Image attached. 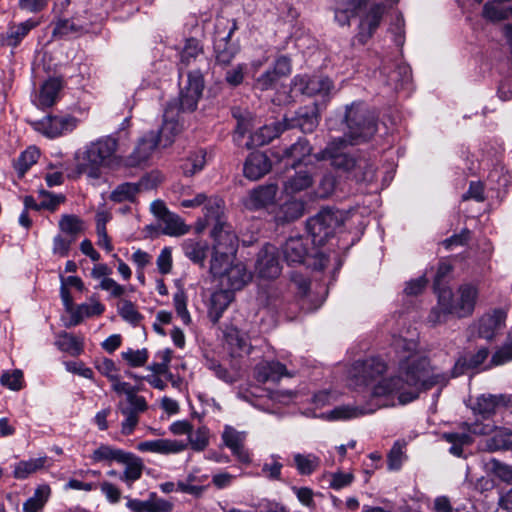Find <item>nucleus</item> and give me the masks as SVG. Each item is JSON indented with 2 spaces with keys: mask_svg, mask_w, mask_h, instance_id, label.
<instances>
[{
  "mask_svg": "<svg viewBox=\"0 0 512 512\" xmlns=\"http://www.w3.org/2000/svg\"><path fill=\"white\" fill-rule=\"evenodd\" d=\"M392 346L398 359V374L373 385L371 395L378 399V407L394 406L396 399L399 404H407L415 400L422 389L446 385L447 375L430 367L414 339L399 336Z\"/></svg>",
  "mask_w": 512,
  "mask_h": 512,
  "instance_id": "obj_1",
  "label": "nucleus"
},
{
  "mask_svg": "<svg viewBox=\"0 0 512 512\" xmlns=\"http://www.w3.org/2000/svg\"><path fill=\"white\" fill-rule=\"evenodd\" d=\"M345 121L347 131L345 136L330 141L326 148L315 154L318 161L329 160L330 164L345 172L366 167V161L356 160L345 151L347 144H359L370 139L376 132V121L361 104H351L346 109Z\"/></svg>",
  "mask_w": 512,
  "mask_h": 512,
  "instance_id": "obj_2",
  "label": "nucleus"
},
{
  "mask_svg": "<svg viewBox=\"0 0 512 512\" xmlns=\"http://www.w3.org/2000/svg\"><path fill=\"white\" fill-rule=\"evenodd\" d=\"M204 89L203 74L200 69L187 74V80L182 84L179 98L169 102L164 110L163 124L157 134L158 141L163 147L169 146L176 135L183 129L182 114L193 112L197 108Z\"/></svg>",
  "mask_w": 512,
  "mask_h": 512,
  "instance_id": "obj_3",
  "label": "nucleus"
},
{
  "mask_svg": "<svg viewBox=\"0 0 512 512\" xmlns=\"http://www.w3.org/2000/svg\"><path fill=\"white\" fill-rule=\"evenodd\" d=\"M370 6L360 16L357 33L354 40L365 45L379 28L384 14L398 0H335L333 7L334 20L340 26H349L350 20L355 17L364 5Z\"/></svg>",
  "mask_w": 512,
  "mask_h": 512,
  "instance_id": "obj_4",
  "label": "nucleus"
},
{
  "mask_svg": "<svg viewBox=\"0 0 512 512\" xmlns=\"http://www.w3.org/2000/svg\"><path fill=\"white\" fill-rule=\"evenodd\" d=\"M478 284L466 282L457 287L455 292L449 288L438 291V301L431 309L428 320L432 324L445 322L450 315L466 318L473 314L478 298Z\"/></svg>",
  "mask_w": 512,
  "mask_h": 512,
  "instance_id": "obj_5",
  "label": "nucleus"
},
{
  "mask_svg": "<svg viewBox=\"0 0 512 512\" xmlns=\"http://www.w3.org/2000/svg\"><path fill=\"white\" fill-rule=\"evenodd\" d=\"M118 141L112 136L101 137L87 144L76 155V170L92 179L101 176L102 169L122 166V157L117 154Z\"/></svg>",
  "mask_w": 512,
  "mask_h": 512,
  "instance_id": "obj_6",
  "label": "nucleus"
},
{
  "mask_svg": "<svg viewBox=\"0 0 512 512\" xmlns=\"http://www.w3.org/2000/svg\"><path fill=\"white\" fill-rule=\"evenodd\" d=\"M210 273L218 278L222 287L234 292L242 289L252 279L245 264L232 263L231 258L211 257Z\"/></svg>",
  "mask_w": 512,
  "mask_h": 512,
  "instance_id": "obj_7",
  "label": "nucleus"
},
{
  "mask_svg": "<svg viewBox=\"0 0 512 512\" xmlns=\"http://www.w3.org/2000/svg\"><path fill=\"white\" fill-rule=\"evenodd\" d=\"M343 222L339 211L323 209L307 222V229L315 245H323Z\"/></svg>",
  "mask_w": 512,
  "mask_h": 512,
  "instance_id": "obj_8",
  "label": "nucleus"
},
{
  "mask_svg": "<svg viewBox=\"0 0 512 512\" xmlns=\"http://www.w3.org/2000/svg\"><path fill=\"white\" fill-rule=\"evenodd\" d=\"M211 236L214 239L212 257L231 258L235 255L238 238L229 224L226 222L214 224Z\"/></svg>",
  "mask_w": 512,
  "mask_h": 512,
  "instance_id": "obj_9",
  "label": "nucleus"
},
{
  "mask_svg": "<svg viewBox=\"0 0 512 512\" xmlns=\"http://www.w3.org/2000/svg\"><path fill=\"white\" fill-rule=\"evenodd\" d=\"M255 273L262 279H274L281 273L277 248L271 244L264 245L257 253Z\"/></svg>",
  "mask_w": 512,
  "mask_h": 512,
  "instance_id": "obj_10",
  "label": "nucleus"
},
{
  "mask_svg": "<svg viewBox=\"0 0 512 512\" xmlns=\"http://www.w3.org/2000/svg\"><path fill=\"white\" fill-rule=\"evenodd\" d=\"M33 128L48 138H56L71 132L77 126V119L70 115L46 116L33 122Z\"/></svg>",
  "mask_w": 512,
  "mask_h": 512,
  "instance_id": "obj_11",
  "label": "nucleus"
},
{
  "mask_svg": "<svg viewBox=\"0 0 512 512\" xmlns=\"http://www.w3.org/2000/svg\"><path fill=\"white\" fill-rule=\"evenodd\" d=\"M158 145L156 132L150 131L139 139L133 151L126 157L122 158V166L138 167L145 164L155 151Z\"/></svg>",
  "mask_w": 512,
  "mask_h": 512,
  "instance_id": "obj_12",
  "label": "nucleus"
},
{
  "mask_svg": "<svg viewBox=\"0 0 512 512\" xmlns=\"http://www.w3.org/2000/svg\"><path fill=\"white\" fill-rule=\"evenodd\" d=\"M334 86L332 81L323 76H296L293 79V90L308 96L328 97Z\"/></svg>",
  "mask_w": 512,
  "mask_h": 512,
  "instance_id": "obj_13",
  "label": "nucleus"
},
{
  "mask_svg": "<svg viewBox=\"0 0 512 512\" xmlns=\"http://www.w3.org/2000/svg\"><path fill=\"white\" fill-rule=\"evenodd\" d=\"M387 370L386 363L380 358H369L364 361H356L349 374L355 379L356 384L370 385L378 376Z\"/></svg>",
  "mask_w": 512,
  "mask_h": 512,
  "instance_id": "obj_14",
  "label": "nucleus"
},
{
  "mask_svg": "<svg viewBox=\"0 0 512 512\" xmlns=\"http://www.w3.org/2000/svg\"><path fill=\"white\" fill-rule=\"evenodd\" d=\"M187 443L181 440L159 438L139 442L136 449L142 453H155L160 455H173L183 452Z\"/></svg>",
  "mask_w": 512,
  "mask_h": 512,
  "instance_id": "obj_15",
  "label": "nucleus"
},
{
  "mask_svg": "<svg viewBox=\"0 0 512 512\" xmlns=\"http://www.w3.org/2000/svg\"><path fill=\"white\" fill-rule=\"evenodd\" d=\"M224 445L230 449L232 454L242 463L251 461L250 453L245 448L246 432L238 431L230 425H226L221 435Z\"/></svg>",
  "mask_w": 512,
  "mask_h": 512,
  "instance_id": "obj_16",
  "label": "nucleus"
},
{
  "mask_svg": "<svg viewBox=\"0 0 512 512\" xmlns=\"http://www.w3.org/2000/svg\"><path fill=\"white\" fill-rule=\"evenodd\" d=\"M278 187L275 184L261 185L249 192L245 206L250 210L274 208Z\"/></svg>",
  "mask_w": 512,
  "mask_h": 512,
  "instance_id": "obj_17",
  "label": "nucleus"
},
{
  "mask_svg": "<svg viewBox=\"0 0 512 512\" xmlns=\"http://www.w3.org/2000/svg\"><path fill=\"white\" fill-rule=\"evenodd\" d=\"M507 314L502 309L483 315L475 324L479 337L491 340L505 325Z\"/></svg>",
  "mask_w": 512,
  "mask_h": 512,
  "instance_id": "obj_18",
  "label": "nucleus"
},
{
  "mask_svg": "<svg viewBox=\"0 0 512 512\" xmlns=\"http://www.w3.org/2000/svg\"><path fill=\"white\" fill-rule=\"evenodd\" d=\"M207 479L208 475L200 474L198 469H193L184 479L178 480V490L180 493L199 498L207 490Z\"/></svg>",
  "mask_w": 512,
  "mask_h": 512,
  "instance_id": "obj_19",
  "label": "nucleus"
},
{
  "mask_svg": "<svg viewBox=\"0 0 512 512\" xmlns=\"http://www.w3.org/2000/svg\"><path fill=\"white\" fill-rule=\"evenodd\" d=\"M119 464L124 465V471L119 475V480L131 487L139 480L144 470L142 459L135 454L126 451Z\"/></svg>",
  "mask_w": 512,
  "mask_h": 512,
  "instance_id": "obj_20",
  "label": "nucleus"
},
{
  "mask_svg": "<svg viewBox=\"0 0 512 512\" xmlns=\"http://www.w3.org/2000/svg\"><path fill=\"white\" fill-rule=\"evenodd\" d=\"M181 247L186 258L194 264H198L201 267L204 266L210 252V247L206 240L198 237L187 238L182 242Z\"/></svg>",
  "mask_w": 512,
  "mask_h": 512,
  "instance_id": "obj_21",
  "label": "nucleus"
},
{
  "mask_svg": "<svg viewBox=\"0 0 512 512\" xmlns=\"http://www.w3.org/2000/svg\"><path fill=\"white\" fill-rule=\"evenodd\" d=\"M309 239L303 237H291L282 247L284 259L289 264L303 263L305 257L308 255Z\"/></svg>",
  "mask_w": 512,
  "mask_h": 512,
  "instance_id": "obj_22",
  "label": "nucleus"
},
{
  "mask_svg": "<svg viewBox=\"0 0 512 512\" xmlns=\"http://www.w3.org/2000/svg\"><path fill=\"white\" fill-rule=\"evenodd\" d=\"M294 374L278 361H263L255 368V377L260 382L278 381L283 376L292 377Z\"/></svg>",
  "mask_w": 512,
  "mask_h": 512,
  "instance_id": "obj_23",
  "label": "nucleus"
},
{
  "mask_svg": "<svg viewBox=\"0 0 512 512\" xmlns=\"http://www.w3.org/2000/svg\"><path fill=\"white\" fill-rule=\"evenodd\" d=\"M271 169V163L262 152L251 153L244 164V175L250 180H258Z\"/></svg>",
  "mask_w": 512,
  "mask_h": 512,
  "instance_id": "obj_24",
  "label": "nucleus"
},
{
  "mask_svg": "<svg viewBox=\"0 0 512 512\" xmlns=\"http://www.w3.org/2000/svg\"><path fill=\"white\" fill-rule=\"evenodd\" d=\"M235 30L236 24L233 23V26L226 36L215 39L214 50L216 54V60L220 64H229L239 51L238 46L230 42L231 35Z\"/></svg>",
  "mask_w": 512,
  "mask_h": 512,
  "instance_id": "obj_25",
  "label": "nucleus"
},
{
  "mask_svg": "<svg viewBox=\"0 0 512 512\" xmlns=\"http://www.w3.org/2000/svg\"><path fill=\"white\" fill-rule=\"evenodd\" d=\"M125 452L109 444H100L92 451L89 458L93 464L110 466L113 463L119 464Z\"/></svg>",
  "mask_w": 512,
  "mask_h": 512,
  "instance_id": "obj_26",
  "label": "nucleus"
},
{
  "mask_svg": "<svg viewBox=\"0 0 512 512\" xmlns=\"http://www.w3.org/2000/svg\"><path fill=\"white\" fill-rule=\"evenodd\" d=\"M234 299V292L223 287L212 293L209 300V316L213 322H217Z\"/></svg>",
  "mask_w": 512,
  "mask_h": 512,
  "instance_id": "obj_27",
  "label": "nucleus"
},
{
  "mask_svg": "<svg viewBox=\"0 0 512 512\" xmlns=\"http://www.w3.org/2000/svg\"><path fill=\"white\" fill-rule=\"evenodd\" d=\"M105 311V306L96 298L91 297L88 302L78 305L72 312L70 325H78L84 318L99 316Z\"/></svg>",
  "mask_w": 512,
  "mask_h": 512,
  "instance_id": "obj_28",
  "label": "nucleus"
},
{
  "mask_svg": "<svg viewBox=\"0 0 512 512\" xmlns=\"http://www.w3.org/2000/svg\"><path fill=\"white\" fill-rule=\"evenodd\" d=\"M313 182L312 174L308 170L300 169L284 182L283 192L287 195L297 194L310 188Z\"/></svg>",
  "mask_w": 512,
  "mask_h": 512,
  "instance_id": "obj_29",
  "label": "nucleus"
},
{
  "mask_svg": "<svg viewBox=\"0 0 512 512\" xmlns=\"http://www.w3.org/2000/svg\"><path fill=\"white\" fill-rule=\"evenodd\" d=\"M126 506L134 512H169L172 508L168 501L155 497L146 501L128 499Z\"/></svg>",
  "mask_w": 512,
  "mask_h": 512,
  "instance_id": "obj_30",
  "label": "nucleus"
},
{
  "mask_svg": "<svg viewBox=\"0 0 512 512\" xmlns=\"http://www.w3.org/2000/svg\"><path fill=\"white\" fill-rule=\"evenodd\" d=\"M504 403L505 397L503 395L483 394L476 398L471 408L475 414L481 415L487 420L495 412L497 406Z\"/></svg>",
  "mask_w": 512,
  "mask_h": 512,
  "instance_id": "obj_31",
  "label": "nucleus"
},
{
  "mask_svg": "<svg viewBox=\"0 0 512 512\" xmlns=\"http://www.w3.org/2000/svg\"><path fill=\"white\" fill-rule=\"evenodd\" d=\"M61 90V81L56 78H50L45 81L35 100L37 106L47 108L55 104Z\"/></svg>",
  "mask_w": 512,
  "mask_h": 512,
  "instance_id": "obj_32",
  "label": "nucleus"
},
{
  "mask_svg": "<svg viewBox=\"0 0 512 512\" xmlns=\"http://www.w3.org/2000/svg\"><path fill=\"white\" fill-rule=\"evenodd\" d=\"M286 127H283L281 123H272L264 125L259 128L250 136V141L246 143L248 148L254 146H262L268 144L274 138H276Z\"/></svg>",
  "mask_w": 512,
  "mask_h": 512,
  "instance_id": "obj_33",
  "label": "nucleus"
},
{
  "mask_svg": "<svg viewBox=\"0 0 512 512\" xmlns=\"http://www.w3.org/2000/svg\"><path fill=\"white\" fill-rule=\"evenodd\" d=\"M48 457L30 458L19 461L14 465L13 476L16 479H26L31 474L36 473L48 466Z\"/></svg>",
  "mask_w": 512,
  "mask_h": 512,
  "instance_id": "obj_34",
  "label": "nucleus"
},
{
  "mask_svg": "<svg viewBox=\"0 0 512 512\" xmlns=\"http://www.w3.org/2000/svg\"><path fill=\"white\" fill-rule=\"evenodd\" d=\"M375 409L366 410L359 406L342 405L337 406L331 411L322 414V418L330 421L350 420L361 417L365 414L374 412Z\"/></svg>",
  "mask_w": 512,
  "mask_h": 512,
  "instance_id": "obj_35",
  "label": "nucleus"
},
{
  "mask_svg": "<svg viewBox=\"0 0 512 512\" xmlns=\"http://www.w3.org/2000/svg\"><path fill=\"white\" fill-rule=\"evenodd\" d=\"M193 62H200L206 66V59L203 56L202 49L195 39H190L186 42L181 54L179 71L180 74L185 67H188Z\"/></svg>",
  "mask_w": 512,
  "mask_h": 512,
  "instance_id": "obj_36",
  "label": "nucleus"
},
{
  "mask_svg": "<svg viewBox=\"0 0 512 512\" xmlns=\"http://www.w3.org/2000/svg\"><path fill=\"white\" fill-rule=\"evenodd\" d=\"M488 355V349L481 348L473 355L460 357L454 365L453 375L458 376L463 374L468 369L478 368L481 364L484 363Z\"/></svg>",
  "mask_w": 512,
  "mask_h": 512,
  "instance_id": "obj_37",
  "label": "nucleus"
},
{
  "mask_svg": "<svg viewBox=\"0 0 512 512\" xmlns=\"http://www.w3.org/2000/svg\"><path fill=\"white\" fill-rule=\"evenodd\" d=\"M38 24L37 21L28 19L22 23L10 25L6 32V44L16 47Z\"/></svg>",
  "mask_w": 512,
  "mask_h": 512,
  "instance_id": "obj_38",
  "label": "nucleus"
},
{
  "mask_svg": "<svg viewBox=\"0 0 512 512\" xmlns=\"http://www.w3.org/2000/svg\"><path fill=\"white\" fill-rule=\"evenodd\" d=\"M321 459L313 453H294L293 466L300 475H311L320 467Z\"/></svg>",
  "mask_w": 512,
  "mask_h": 512,
  "instance_id": "obj_39",
  "label": "nucleus"
},
{
  "mask_svg": "<svg viewBox=\"0 0 512 512\" xmlns=\"http://www.w3.org/2000/svg\"><path fill=\"white\" fill-rule=\"evenodd\" d=\"M304 212V203L298 199H290L283 203L275 214L277 221H293Z\"/></svg>",
  "mask_w": 512,
  "mask_h": 512,
  "instance_id": "obj_40",
  "label": "nucleus"
},
{
  "mask_svg": "<svg viewBox=\"0 0 512 512\" xmlns=\"http://www.w3.org/2000/svg\"><path fill=\"white\" fill-rule=\"evenodd\" d=\"M207 153L205 150H197L189 154L183 161L181 168L185 176H193L200 172L207 163Z\"/></svg>",
  "mask_w": 512,
  "mask_h": 512,
  "instance_id": "obj_41",
  "label": "nucleus"
},
{
  "mask_svg": "<svg viewBox=\"0 0 512 512\" xmlns=\"http://www.w3.org/2000/svg\"><path fill=\"white\" fill-rule=\"evenodd\" d=\"M55 345L63 352L72 356H78L83 351V342L80 338L63 332L57 336Z\"/></svg>",
  "mask_w": 512,
  "mask_h": 512,
  "instance_id": "obj_42",
  "label": "nucleus"
},
{
  "mask_svg": "<svg viewBox=\"0 0 512 512\" xmlns=\"http://www.w3.org/2000/svg\"><path fill=\"white\" fill-rule=\"evenodd\" d=\"M51 494V489L48 485H40L36 488L33 496L26 500L23 504L25 512H37L43 508L48 501Z\"/></svg>",
  "mask_w": 512,
  "mask_h": 512,
  "instance_id": "obj_43",
  "label": "nucleus"
},
{
  "mask_svg": "<svg viewBox=\"0 0 512 512\" xmlns=\"http://www.w3.org/2000/svg\"><path fill=\"white\" fill-rule=\"evenodd\" d=\"M162 232L169 236H181L189 231V227L176 214L169 213L161 220Z\"/></svg>",
  "mask_w": 512,
  "mask_h": 512,
  "instance_id": "obj_44",
  "label": "nucleus"
},
{
  "mask_svg": "<svg viewBox=\"0 0 512 512\" xmlns=\"http://www.w3.org/2000/svg\"><path fill=\"white\" fill-rule=\"evenodd\" d=\"M139 192V186L136 183L125 182L111 192L110 199L117 203L133 202Z\"/></svg>",
  "mask_w": 512,
  "mask_h": 512,
  "instance_id": "obj_45",
  "label": "nucleus"
},
{
  "mask_svg": "<svg viewBox=\"0 0 512 512\" xmlns=\"http://www.w3.org/2000/svg\"><path fill=\"white\" fill-rule=\"evenodd\" d=\"M318 125V118L314 112L298 113L297 116L291 120H286V128L298 127L304 133L312 132Z\"/></svg>",
  "mask_w": 512,
  "mask_h": 512,
  "instance_id": "obj_46",
  "label": "nucleus"
},
{
  "mask_svg": "<svg viewBox=\"0 0 512 512\" xmlns=\"http://www.w3.org/2000/svg\"><path fill=\"white\" fill-rule=\"evenodd\" d=\"M61 232L69 235L71 239L75 238L84 230V222L75 215H63L59 221Z\"/></svg>",
  "mask_w": 512,
  "mask_h": 512,
  "instance_id": "obj_47",
  "label": "nucleus"
},
{
  "mask_svg": "<svg viewBox=\"0 0 512 512\" xmlns=\"http://www.w3.org/2000/svg\"><path fill=\"white\" fill-rule=\"evenodd\" d=\"M311 153V147L305 139H299L296 143L287 148L284 157L293 160V166L300 163Z\"/></svg>",
  "mask_w": 512,
  "mask_h": 512,
  "instance_id": "obj_48",
  "label": "nucleus"
},
{
  "mask_svg": "<svg viewBox=\"0 0 512 512\" xmlns=\"http://www.w3.org/2000/svg\"><path fill=\"white\" fill-rule=\"evenodd\" d=\"M203 206L207 222L214 221L215 224L223 222L221 220L224 208V202L222 199L218 197L207 198Z\"/></svg>",
  "mask_w": 512,
  "mask_h": 512,
  "instance_id": "obj_49",
  "label": "nucleus"
},
{
  "mask_svg": "<svg viewBox=\"0 0 512 512\" xmlns=\"http://www.w3.org/2000/svg\"><path fill=\"white\" fill-rule=\"evenodd\" d=\"M512 361V331L504 344L495 351L491 358L490 366H499Z\"/></svg>",
  "mask_w": 512,
  "mask_h": 512,
  "instance_id": "obj_50",
  "label": "nucleus"
},
{
  "mask_svg": "<svg viewBox=\"0 0 512 512\" xmlns=\"http://www.w3.org/2000/svg\"><path fill=\"white\" fill-rule=\"evenodd\" d=\"M443 438L452 444L449 449L450 453L458 457L462 455V446L472 442L471 436L466 433H445Z\"/></svg>",
  "mask_w": 512,
  "mask_h": 512,
  "instance_id": "obj_51",
  "label": "nucleus"
},
{
  "mask_svg": "<svg viewBox=\"0 0 512 512\" xmlns=\"http://www.w3.org/2000/svg\"><path fill=\"white\" fill-rule=\"evenodd\" d=\"M39 156L40 152L36 147H29L20 155L16 164V169L20 176H23L26 171L37 162Z\"/></svg>",
  "mask_w": 512,
  "mask_h": 512,
  "instance_id": "obj_52",
  "label": "nucleus"
},
{
  "mask_svg": "<svg viewBox=\"0 0 512 512\" xmlns=\"http://www.w3.org/2000/svg\"><path fill=\"white\" fill-rule=\"evenodd\" d=\"M39 197L41 198L39 207L50 211H55L58 206L65 201V196L62 194H54L44 189L39 190Z\"/></svg>",
  "mask_w": 512,
  "mask_h": 512,
  "instance_id": "obj_53",
  "label": "nucleus"
},
{
  "mask_svg": "<svg viewBox=\"0 0 512 512\" xmlns=\"http://www.w3.org/2000/svg\"><path fill=\"white\" fill-rule=\"evenodd\" d=\"M119 410L125 417L121 422V433L125 436L131 435L138 425L140 413L133 412L129 409H124L122 408L121 404H119Z\"/></svg>",
  "mask_w": 512,
  "mask_h": 512,
  "instance_id": "obj_54",
  "label": "nucleus"
},
{
  "mask_svg": "<svg viewBox=\"0 0 512 512\" xmlns=\"http://www.w3.org/2000/svg\"><path fill=\"white\" fill-rule=\"evenodd\" d=\"M118 312L125 321L133 325H137L142 319V316L137 311L135 305L127 300L121 301L119 303Z\"/></svg>",
  "mask_w": 512,
  "mask_h": 512,
  "instance_id": "obj_55",
  "label": "nucleus"
},
{
  "mask_svg": "<svg viewBox=\"0 0 512 512\" xmlns=\"http://www.w3.org/2000/svg\"><path fill=\"white\" fill-rule=\"evenodd\" d=\"M174 307L177 315L185 325L190 324L191 317L187 309V298L183 291H178L173 297Z\"/></svg>",
  "mask_w": 512,
  "mask_h": 512,
  "instance_id": "obj_56",
  "label": "nucleus"
},
{
  "mask_svg": "<svg viewBox=\"0 0 512 512\" xmlns=\"http://www.w3.org/2000/svg\"><path fill=\"white\" fill-rule=\"evenodd\" d=\"M0 382L10 390L18 391L23 386V373L18 369L12 372H5L1 376Z\"/></svg>",
  "mask_w": 512,
  "mask_h": 512,
  "instance_id": "obj_57",
  "label": "nucleus"
},
{
  "mask_svg": "<svg viewBox=\"0 0 512 512\" xmlns=\"http://www.w3.org/2000/svg\"><path fill=\"white\" fill-rule=\"evenodd\" d=\"M188 440L192 449L202 451L207 447L209 442L208 430L204 427L199 428L189 434Z\"/></svg>",
  "mask_w": 512,
  "mask_h": 512,
  "instance_id": "obj_58",
  "label": "nucleus"
},
{
  "mask_svg": "<svg viewBox=\"0 0 512 512\" xmlns=\"http://www.w3.org/2000/svg\"><path fill=\"white\" fill-rule=\"evenodd\" d=\"M122 357L132 367L143 366L148 360V352L146 349L132 350L129 349L122 352Z\"/></svg>",
  "mask_w": 512,
  "mask_h": 512,
  "instance_id": "obj_59",
  "label": "nucleus"
},
{
  "mask_svg": "<svg viewBox=\"0 0 512 512\" xmlns=\"http://www.w3.org/2000/svg\"><path fill=\"white\" fill-rule=\"evenodd\" d=\"M329 486L330 488L334 489V490H340L342 488H345L347 486H349L353 479H354V476L352 473L350 472H335V473H331L329 475Z\"/></svg>",
  "mask_w": 512,
  "mask_h": 512,
  "instance_id": "obj_60",
  "label": "nucleus"
},
{
  "mask_svg": "<svg viewBox=\"0 0 512 512\" xmlns=\"http://www.w3.org/2000/svg\"><path fill=\"white\" fill-rule=\"evenodd\" d=\"M136 388L132 389L127 395L126 400L129 404L128 407H123L124 409H129L133 412L142 413L147 410L148 405L143 396L137 395Z\"/></svg>",
  "mask_w": 512,
  "mask_h": 512,
  "instance_id": "obj_61",
  "label": "nucleus"
},
{
  "mask_svg": "<svg viewBox=\"0 0 512 512\" xmlns=\"http://www.w3.org/2000/svg\"><path fill=\"white\" fill-rule=\"evenodd\" d=\"M227 339L229 344L235 346L240 354H249L251 352V345L249 344L247 338L244 335H241L239 331H231L227 335Z\"/></svg>",
  "mask_w": 512,
  "mask_h": 512,
  "instance_id": "obj_62",
  "label": "nucleus"
},
{
  "mask_svg": "<svg viewBox=\"0 0 512 512\" xmlns=\"http://www.w3.org/2000/svg\"><path fill=\"white\" fill-rule=\"evenodd\" d=\"M405 460V454L403 451V447L396 443L390 450L388 454V468L390 470H398L400 469L402 463Z\"/></svg>",
  "mask_w": 512,
  "mask_h": 512,
  "instance_id": "obj_63",
  "label": "nucleus"
},
{
  "mask_svg": "<svg viewBox=\"0 0 512 512\" xmlns=\"http://www.w3.org/2000/svg\"><path fill=\"white\" fill-rule=\"evenodd\" d=\"M409 79H410V69H409V67H407L405 65L399 66L389 76L390 84L393 85L395 89H398L405 82H408Z\"/></svg>",
  "mask_w": 512,
  "mask_h": 512,
  "instance_id": "obj_64",
  "label": "nucleus"
}]
</instances>
